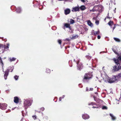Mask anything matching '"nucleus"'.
Segmentation results:
<instances>
[{"mask_svg": "<svg viewBox=\"0 0 121 121\" xmlns=\"http://www.w3.org/2000/svg\"><path fill=\"white\" fill-rule=\"evenodd\" d=\"M79 8L82 11L86 9V8L83 5L81 6Z\"/></svg>", "mask_w": 121, "mask_h": 121, "instance_id": "12", "label": "nucleus"}, {"mask_svg": "<svg viewBox=\"0 0 121 121\" xmlns=\"http://www.w3.org/2000/svg\"><path fill=\"white\" fill-rule=\"evenodd\" d=\"M32 117H33V118L34 120H35L36 119V118L35 115L33 116Z\"/></svg>", "mask_w": 121, "mask_h": 121, "instance_id": "39", "label": "nucleus"}, {"mask_svg": "<svg viewBox=\"0 0 121 121\" xmlns=\"http://www.w3.org/2000/svg\"><path fill=\"white\" fill-rule=\"evenodd\" d=\"M9 60L10 62H12L13 61L15 60L16 59V58L14 57H13L12 58H9Z\"/></svg>", "mask_w": 121, "mask_h": 121, "instance_id": "20", "label": "nucleus"}, {"mask_svg": "<svg viewBox=\"0 0 121 121\" xmlns=\"http://www.w3.org/2000/svg\"><path fill=\"white\" fill-rule=\"evenodd\" d=\"M40 110L42 111H43L44 110V108L43 107H42L41 108Z\"/></svg>", "mask_w": 121, "mask_h": 121, "instance_id": "43", "label": "nucleus"}, {"mask_svg": "<svg viewBox=\"0 0 121 121\" xmlns=\"http://www.w3.org/2000/svg\"><path fill=\"white\" fill-rule=\"evenodd\" d=\"M71 38H68L64 40L65 41L67 40L68 41H69L71 40Z\"/></svg>", "mask_w": 121, "mask_h": 121, "instance_id": "27", "label": "nucleus"}, {"mask_svg": "<svg viewBox=\"0 0 121 121\" xmlns=\"http://www.w3.org/2000/svg\"><path fill=\"white\" fill-rule=\"evenodd\" d=\"M58 43L60 44H61V40H59L58 41Z\"/></svg>", "mask_w": 121, "mask_h": 121, "instance_id": "36", "label": "nucleus"}, {"mask_svg": "<svg viewBox=\"0 0 121 121\" xmlns=\"http://www.w3.org/2000/svg\"><path fill=\"white\" fill-rule=\"evenodd\" d=\"M110 115L112 118V120H114L116 119V117L112 114L110 113Z\"/></svg>", "mask_w": 121, "mask_h": 121, "instance_id": "15", "label": "nucleus"}, {"mask_svg": "<svg viewBox=\"0 0 121 121\" xmlns=\"http://www.w3.org/2000/svg\"><path fill=\"white\" fill-rule=\"evenodd\" d=\"M79 11V7L76 6L72 8V12L78 11Z\"/></svg>", "mask_w": 121, "mask_h": 121, "instance_id": "7", "label": "nucleus"}, {"mask_svg": "<svg viewBox=\"0 0 121 121\" xmlns=\"http://www.w3.org/2000/svg\"><path fill=\"white\" fill-rule=\"evenodd\" d=\"M113 69L114 71H117L119 70L118 68H117V67L116 66H114L113 67Z\"/></svg>", "mask_w": 121, "mask_h": 121, "instance_id": "19", "label": "nucleus"}, {"mask_svg": "<svg viewBox=\"0 0 121 121\" xmlns=\"http://www.w3.org/2000/svg\"><path fill=\"white\" fill-rule=\"evenodd\" d=\"M85 30L86 31H87L88 30V29L87 28H85Z\"/></svg>", "mask_w": 121, "mask_h": 121, "instance_id": "45", "label": "nucleus"}, {"mask_svg": "<svg viewBox=\"0 0 121 121\" xmlns=\"http://www.w3.org/2000/svg\"><path fill=\"white\" fill-rule=\"evenodd\" d=\"M87 23L88 25L91 27L92 26H93V24L91 22L90 20H89L87 21Z\"/></svg>", "mask_w": 121, "mask_h": 121, "instance_id": "17", "label": "nucleus"}, {"mask_svg": "<svg viewBox=\"0 0 121 121\" xmlns=\"http://www.w3.org/2000/svg\"><path fill=\"white\" fill-rule=\"evenodd\" d=\"M21 11V9L19 7L17 9L16 12L18 13H20Z\"/></svg>", "mask_w": 121, "mask_h": 121, "instance_id": "23", "label": "nucleus"}, {"mask_svg": "<svg viewBox=\"0 0 121 121\" xmlns=\"http://www.w3.org/2000/svg\"><path fill=\"white\" fill-rule=\"evenodd\" d=\"M78 37V36L77 35H76L75 36H73L72 37V39H75L77 38Z\"/></svg>", "mask_w": 121, "mask_h": 121, "instance_id": "26", "label": "nucleus"}, {"mask_svg": "<svg viewBox=\"0 0 121 121\" xmlns=\"http://www.w3.org/2000/svg\"><path fill=\"white\" fill-rule=\"evenodd\" d=\"M7 106V104H1L0 105V108L1 109L4 110L6 108Z\"/></svg>", "mask_w": 121, "mask_h": 121, "instance_id": "5", "label": "nucleus"}, {"mask_svg": "<svg viewBox=\"0 0 121 121\" xmlns=\"http://www.w3.org/2000/svg\"><path fill=\"white\" fill-rule=\"evenodd\" d=\"M99 34V30L98 31L95 32L94 33L93 35H97Z\"/></svg>", "mask_w": 121, "mask_h": 121, "instance_id": "22", "label": "nucleus"}, {"mask_svg": "<svg viewBox=\"0 0 121 121\" xmlns=\"http://www.w3.org/2000/svg\"><path fill=\"white\" fill-rule=\"evenodd\" d=\"M108 78L107 81L109 83H113L112 80V78H110L109 77H108Z\"/></svg>", "mask_w": 121, "mask_h": 121, "instance_id": "14", "label": "nucleus"}, {"mask_svg": "<svg viewBox=\"0 0 121 121\" xmlns=\"http://www.w3.org/2000/svg\"><path fill=\"white\" fill-rule=\"evenodd\" d=\"M13 69H12V70L11 71V72H12L13 71Z\"/></svg>", "mask_w": 121, "mask_h": 121, "instance_id": "51", "label": "nucleus"}, {"mask_svg": "<svg viewBox=\"0 0 121 121\" xmlns=\"http://www.w3.org/2000/svg\"><path fill=\"white\" fill-rule=\"evenodd\" d=\"M76 59H75V61L76 62V63L77 64V66L78 67V69L79 70H80L82 68V65L81 64L80 65V66H79L78 65V63L79 60V59L78 58V57H76ZM74 61H75V59L74 60Z\"/></svg>", "mask_w": 121, "mask_h": 121, "instance_id": "2", "label": "nucleus"}, {"mask_svg": "<svg viewBox=\"0 0 121 121\" xmlns=\"http://www.w3.org/2000/svg\"><path fill=\"white\" fill-rule=\"evenodd\" d=\"M113 60L117 64L118 66V68L119 69V70L121 69V64L119 63V60H118L115 58H114L113 59Z\"/></svg>", "mask_w": 121, "mask_h": 121, "instance_id": "4", "label": "nucleus"}, {"mask_svg": "<svg viewBox=\"0 0 121 121\" xmlns=\"http://www.w3.org/2000/svg\"><path fill=\"white\" fill-rule=\"evenodd\" d=\"M92 108H96V107H92Z\"/></svg>", "mask_w": 121, "mask_h": 121, "instance_id": "50", "label": "nucleus"}, {"mask_svg": "<svg viewBox=\"0 0 121 121\" xmlns=\"http://www.w3.org/2000/svg\"><path fill=\"white\" fill-rule=\"evenodd\" d=\"M101 38V37L99 35H98L97 36V38L98 39H100Z\"/></svg>", "mask_w": 121, "mask_h": 121, "instance_id": "44", "label": "nucleus"}, {"mask_svg": "<svg viewBox=\"0 0 121 121\" xmlns=\"http://www.w3.org/2000/svg\"><path fill=\"white\" fill-rule=\"evenodd\" d=\"M18 78V77L17 75L15 76H14V78L16 80H17Z\"/></svg>", "mask_w": 121, "mask_h": 121, "instance_id": "34", "label": "nucleus"}, {"mask_svg": "<svg viewBox=\"0 0 121 121\" xmlns=\"http://www.w3.org/2000/svg\"><path fill=\"white\" fill-rule=\"evenodd\" d=\"M64 95H63L62 96V97H61V98H64Z\"/></svg>", "mask_w": 121, "mask_h": 121, "instance_id": "48", "label": "nucleus"}, {"mask_svg": "<svg viewBox=\"0 0 121 121\" xmlns=\"http://www.w3.org/2000/svg\"><path fill=\"white\" fill-rule=\"evenodd\" d=\"M108 24L111 27V28H112V26H113V25H114L113 24V22L111 21H110L108 23Z\"/></svg>", "mask_w": 121, "mask_h": 121, "instance_id": "16", "label": "nucleus"}, {"mask_svg": "<svg viewBox=\"0 0 121 121\" xmlns=\"http://www.w3.org/2000/svg\"><path fill=\"white\" fill-rule=\"evenodd\" d=\"M112 50H113V51L116 54H118V53H117V52L113 48H112Z\"/></svg>", "mask_w": 121, "mask_h": 121, "instance_id": "28", "label": "nucleus"}, {"mask_svg": "<svg viewBox=\"0 0 121 121\" xmlns=\"http://www.w3.org/2000/svg\"><path fill=\"white\" fill-rule=\"evenodd\" d=\"M24 105L25 108L26 109L28 106L31 105V104L29 100H26L24 102Z\"/></svg>", "mask_w": 121, "mask_h": 121, "instance_id": "3", "label": "nucleus"}, {"mask_svg": "<svg viewBox=\"0 0 121 121\" xmlns=\"http://www.w3.org/2000/svg\"><path fill=\"white\" fill-rule=\"evenodd\" d=\"M70 12V10L68 8L64 10V13L66 15L69 14Z\"/></svg>", "mask_w": 121, "mask_h": 121, "instance_id": "9", "label": "nucleus"}, {"mask_svg": "<svg viewBox=\"0 0 121 121\" xmlns=\"http://www.w3.org/2000/svg\"><path fill=\"white\" fill-rule=\"evenodd\" d=\"M103 8V6L101 5H100L95 6V10H100L102 9Z\"/></svg>", "mask_w": 121, "mask_h": 121, "instance_id": "6", "label": "nucleus"}, {"mask_svg": "<svg viewBox=\"0 0 121 121\" xmlns=\"http://www.w3.org/2000/svg\"><path fill=\"white\" fill-rule=\"evenodd\" d=\"M61 97H60V98L59 99V100L60 101H61Z\"/></svg>", "mask_w": 121, "mask_h": 121, "instance_id": "47", "label": "nucleus"}, {"mask_svg": "<svg viewBox=\"0 0 121 121\" xmlns=\"http://www.w3.org/2000/svg\"><path fill=\"white\" fill-rule=\"evenodd\" d=\"M95 31L93 30H92L91 31V33L92 35H93L94 33L95 32Z\"/></svg>", "mask_w": 121, "mask_h": 121, "instance_id": "40", "label": "nucleus"}, {"mask_svg": "<svg viewBox=\"0 0 121 121\" xmlns=\"http://www.w3.org/2000/svg\"><path fill=\"white\" fill-rule=\"evenodd\" d=\"M117 76L118 78H121V73H119Z\"/></svg>", "mask_w": 121, "mask_h": 121, "instance_id": "29", "label": "nucleus"}, {"mask_svg": "<svg viewBox=\"0 0 121 121\" xmlns=\"http://www.w3.org/2000/svg\"><path fill=\"white\" fill-rule=\"evenodd\" d=\"M112 26V31H113L114 30L115 28V25H113V26Z\"/></svg>", "mask_w": 121, "mask_h": 121, "instance_id": "35", "label": "nucleus"}, {"mask_svg": "<svg viewBox=\"0 0 121 121\" xmlns=\"http://www.w3.org/2000/svg\"><path fill=\"white\" fill-rule=\"evenodd\" d=\"M81 1L83 2H84L85 1V0H81Z\"/></svg>", "mask_w": 121, "mask_h": 121, "instance_id": "46", "label": "nucleus"}, {"mask_svg": "<svg viewBox=\"0 0 121 121\" xmlns=\"http://www.w3.org/2000/svg\"><path fill=\"white\" fill-rule=\"evenodd\" d=\"M7 46H6L5 45H4V46H3L4 47L3 48L7 49H8L9 48V43H7Z\"/></svg>", "mask_w": 121, "mask_h": 121, "instance_id": "18", "label": "nucleus"}, {"mask_svg": "<svg viewBox=\"0 0 121 121\" xmlns=\"http://www.w3.org/2000/svg\"><path fill=\"white\" fill-rule=\"evenodd\" d=\"M70 23L71 24H73L74 23V21L73 19H70Z\"/></svg>", "mask_w": 121, "mask_h": 121, "instance_id": "25", "label": "nucleus"}, {"mask_svg": "<svg viewBox=\"0 0 121 121\" xmlns=\"http://www.w3.org/2000/svg\"><path fill=\"white\" fill-rule=\"evenodd\" d=\"M4 45L2 44H0V48H4Z\"/></svg>", "mask_w": 121, "mask_h": 121, "instance_id": "33", "label": "nucleus"}, {"mask_svg": "<svg viewBox=\"0 0 121 121\" xmlns=\"http://www.w3.org/2000/svg\"><path fill=\"white\" fill-rule=\"evenodd\" d=\"M19 99L17 97H14V102L16 103H17L19 101Z\"/></svg>", "mask_w": 121, "mask_h": 121, "instance_id": "11", "label": "nucleus"}, {"mask_svg": "<svg viewBox=\"0 0 121 121\" xmlns=\"http://www.w3.org/2000/svg\"><path fill=\"white\" fill-rule=\"evenodd\" d=\"M114 40L117 42H119L120 41V39L118 38H114Z\"/></svg>", "mask_w": 121, "mask_h": 121, "instance_id": "24", "label": "nucleus"}, {"mask_svg": "<svg viewBox=\"0 0 121 121\" xmlns=\"http://www.w3.org/2000/svg\"><path fill=\"white\" fill-rule=\"evenodd\" d=\"M96 10H95V7H94L91 10V11H96Z\"/></svg>", "mask_w": 121, "mask_h": 121, "instance_id": "41", "label": "nucleus"}, {"mask_svg": "<svg viewBox=\"0 0 121 121\" xmlns=\"http://www.w3.org/2000/svg\"><path fill=\"white\" fill-rule=\"evenodd\" d=\"M83 118L84 119H86L89 118V116L87 114H85L82 116Z\"/></svg>", "mask_w": 121, "mask_h": 121, "instance_id": "10", "label": "nucleus"}, {"mask_svg": "<svg viewBox=\"0 0 121 121\" xmlns=\"http://www.w3.org/2000/svg\"><path fill=\"white\" fill-rule=\"evenodd\" d=\"M90 90H89L88 89V88H86V91H89H89H92L93 90V88H90Z\"/></svg>", "mask_w": 121, "mask_h": 121, "instance_id": "32", "label": "nucleus"}, {"mask_svg": "<svg viewBox=\"0 0 121 121\" xmlns=\"http://www.w3.org/2000/svg\"><path fill=\"white\" fill-rule=\"evenodd\" d=\"M118 60H119L121 61V56H120L118 57V59H117Z\"/></svg>", "mask_w": 121, "mask_h": 121, "instance_id": "38", "label": "nucleus"}, {"mask_svg": "<svg viewBox=\"0 0 121 121\" xmlns=\"http://www.w3.org/2000/svg\"><path fill=\"white\" fill-rule=\"evenodd\" d=\"M8 72L7 71H6L5 72V74L4 75V78L5 79H7V77L8 75Z\"/></svg>", "mask_w": 121, "mask_h": 121, "instance_id": "13", "label": "nucleus"}, {"mask_svg": "<svg viewBox=\"0 0 121 121\" xmlns=\"http://www.w3.org/2000/svg\"><path fill=\"white\" fill-rule=\"evenodd\" d=\"M95 23L97 25H98L99 23V21L96 20L95 21Z\"/></svg>", "mask_w": 121, "mask_h": 121, "instance_id": "37", "label": "nucleus"}, {"mask_svg": "<svg viewBox=\"0 0 121 121\" xmlns=\"http://www.w3.org/2000/svg\"><path fill=\"white\" fill-rule=\"evenodd\" d=\"M50 70L49 69H47V73H49L50 72Z\"/></svg>", "mask_w": 121, "mask_h": 121, "instance_id": "42", "label": "nucleus"}, {"mask_svg": "<svg viewBox=\"0 0 121 121\" xmlns=\"http://www.w3.org/2000/svg\"><path fill=\"white\" fill-rule=\"evenodd\" d=\"M106 18H110V17H106Z\"/></svg>", "mask_w": 121, "mask_h": 121, "instance_id": "49", "label": "nucleus"}, {"mask_svg": "<svg viewBox=\"0 0 121 121\" xmlns=\"http://www.w3.org/2000/svg\"><path fill=\"white\" fill-rule=\"evenodd\" d=\"M0 62L3 66L4 65L0 57Z\"/></svg>", "mask_w": 121, "mask_h": 121, "instance_id": "31", "label": "nucleus"}, {"mask_svg": "<svg viewBox=\"0 0 121 121\" xmlns=\"http://www.w3.org/2000/svg\"><path fill=\"white\" fill-rule=\"evenodd\" d=\"M107 107L105 106H103L102 107V109H107Z\"/></svg>", "mask_w": 121, "mask_h": 121, "instance_id": "30", "label": "nucleus"}, {"mask_svg": "<svg viewBox=\"0 0 121 121\" xmlns=\"http://www.w3.org/2000/svg\"><path fill=\"white\" fill-rule=\"evenodd\" d=\"M65 26L66 28H68L70 29V25L67 23H65L64 25Z\"/></svg>", "mask_w": 121, "mask_h": 121, "instance_id": "21", "label": "nucleus"}, {"mask_svg": "<svg viewBox=\"0 0 121 121\" xmlns=\"http://www.w3.org/2000/svg\"><path fill=\"white\" fill-rule=\"evenodd\" d=\"M112 78L113 82H114L117 81L118 80V78L117 76H114Z\"/></svg>", "mask_w": 121, "mask_h": 121, "instance_id": "8", "label": "nucleus"}, {"mask_svg": "<svg viewBox=\"0 0 121 121\" xmlns=\"http://www.w3.org/2000/svg\"><path fill=\"white\" fill-rule=\"evenodd\" d=\"M91 76L89 73L86 74L84 76L83 81L84 82L87 81L89 79L91 78Z\"/></svg>", "mask_w": 121, "mask_h": 121, "instance_id": "1", "label": "nucleus"}]
</instances>
